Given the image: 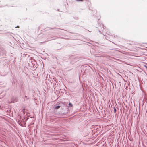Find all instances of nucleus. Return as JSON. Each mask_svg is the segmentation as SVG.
Returning a JSON list of instances; mask_svg holds the SVG:
<instances>
[{
  "mask_svg": "<svg viewBox=\"0 0 147 147\" xmlns=\"http://www.w3.org/2000/svg\"><path fill=\"white\" fill-rule=\"evenodd\" d=\"M60 107V106H59V105L56 106L55 107V109H58Z\"/></svg>",
  "mask_w": 147,
  "mask_h": 147,
  "instance_id": "1",
  "label": "nucleus"
},
{
  "mask_svg": "<svg viewBox=\"0 0 147 147\" xmlns=\"http://www.w3.org/2000/svg\"><path fill=\"white\" fill-rule=\"evenodd\" d=\"M29 98H27V96L25 95V98H24V100H27Z\"/></svg>",
  "mask_w": 147,
  "mask_h": 147,
  "instance_id": "2",
  "label": "nucleus"
},
{
  "mask_svg": "<svg viewBox=\"0 0 147 147\" xmlns=\"http://www.w3.org/2000/svg\"><path fill=\"white\" fill-rule=\"evenodd\" d=\"M69 107H72L73 105L71 103H70L69 104Z\"/></svg>",
  "mask_w": 147,
  "mask_h": 147,
  "instance_id": "3",
  "label": "nucleus"
},
{
  "mask_svg": "<svg viewBox=\"0 0 147 147\" xmlns=\"http://www.w3.org/2000/svg\"><path fill=\"white\" fill-rule=\"evenodd\" d=\"M114 111L115 113V112L116 111V110L115 108V107H114Z\"/></svg>",
  "mask_w": 147,
  "mask_h": 147,
  "instance_id": "4",
  "label": "nucleus"
},
{
  "mask_svg": "<svg viewBox=\"0 0 147 147\" xmlns=\"http://www.w3.org/2000/svg\"><path fill=\"white\" fill-rule=\"evenodd\" d=\"M77 1H82L83 0H76Z\"/></svg>",
  "mask_w": 147,
  "mask_h": 147,
  "instance_id": "5",
  "label": "nucleus"
},
{
  "mask_svg": "<svg viewBox=\"0 0 147 147\" xmlns=\"http://www.w3.org/2000/svg\"><path fill=\"white\" fill-rule=\"evenodd\" d=\"M145 68L147 70V66H145Z\"/></svg>",
  "mask_w": 147,
  "mask_h": 147,
  "instance_id": "6",
  "label": "nucleus"
},
{
  "mask_svg": "<svg viewBox=\"0 0 147 147\" xmlns=\"http://www.w3.org/2000/svg\"><path fill=\"white\" fill-rule=\"evenodd\" d=\"M17 27H18V28L19 27V26H17Z\"/></svg>",
  "mask_w": 147,
  "mask_h": 147,
  "instance_id": "7",
  "label": "nucleus"
},
{
  "mask_svg": "<svg viewBox=\"0 0 147 147\" xmlns=\"http://www.w3.org/2000/svg\"><path fill=\"white\" fill-rule=\"evenodd\" d=\"M25 94V93L24 92V94Z\"/></svg>",
  "mask_w": 147,
  "mask_h": 147,
  "instance_id": "8",
  "label": "nucleus"
}]
</instances>
